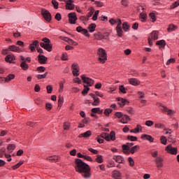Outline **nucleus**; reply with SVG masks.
Instances as JSON below:
<instances>
[{
	"mask_svg": "<svg viewBox=\"0 0 179 179\" xmlns=\"http://www.w3.org/2000/svg\"><path fill=\"white\" fill-rule=\"evenodd\" d=\"M74 169L76 171V173H78L79 174H81L82 177L85 179H88L92 177V168H90V166L83 160L76 158L74 162Z\"/></svg>",
	"mask_w": 179,
	"mask_h": 179,
	"instance_id": "1",
	"label": "nucleus"
},
{
	"mask_svg": "<svg viewBox=\"0 0 179 179\" xmlns=\"http://www.w3.org/2000/svg\"><path fill=\"white\" fill-rule=\"evenodd\" d=\"M99 136V138H103L105 139L107 142H110V141H115V131H111L110 134L106 132L101 133L100 135L97 136Z\"/></svg>",
	"mask_w": 179,
	"mask_h": 179,
	"instance_id": "2",
	"label": "nucleus"
},
{
	"mask_svg": "<svg viewBox=\"0 0 179 179\" xmlns=\"http://www.w3.org/2000/svg\"><path fill=\"white\" fill-rule=\"evenodd\" d=\"M97 55H99V61L101 64H106V61H107V52L106 50L103 48H99L97 52Z\"/></svg>",
	"mask_w": 179,
	"mask_h": 179,
	"instance_id": "3",
	"label": "nucleus"
},
{
	"mask_svg": "<svg viewBox=\"0 0 179 179\" xmlns=\"http://www.w3.org/2000/svg\"><path fill=\"white\" fill-rule=\"evenodd\" d=\"M41 13L45 22H48V23H51V20H52V16L48 10L43 8Z\"/></svg>",
	"mask_w": 179,
	"mask_h": 179,
	"instance_id": "4",
	"label": "nucleus"
},
{
	"mask_svg": "<svg viewBox=\"0 0 179 179\" xmlns=\"http://www.w3.org/2000/svg\"><path fill=\"white\" fill-rule=\"evenodd\" d=\"M80 78L82 79L83 83H86L87 86L92 87L94 85V80L89 77H86L85 75H82L80 76Z\"/></svg>",
	"mask_w": 179,
	"mask_h": 179,
	"instance_id": "5",
	"label": "nucleus"
},
{
	"mask_svg": "<svg viewBox=\"0 0 179 179\" xmlns=\"http://www.w3.org/2000/svg\"><path fill=\"white\" fill-rule=\"evenodd\" d=\"M69 22L70 24H76V20H78V16H76V13H70L68 14Z\"/></svg>",
	"mask_w": 179,
	"mask_h": 179,
	"instance_id": "6",
	"label": "nucleus"
},
{
	"mask_svg": "<svg viewBox=\"0 0 179 179\" xmlns=\"http://www.w3.org/2000/svg\"><path fill=\"white\" fill-rule=\"evenodd\" d=\"M165 150L168 153H170L171 155H177V152H178V148H173V145H171V144H170L166 147Z\"/></svg>",
	"mask_w": 179,
	"mask_h": 179,
	"instance_id": "7",
	"label": "nucleus"
},
{
	"mask_svg": "<svg viewBox=\"0 0 179 179\" xmlns=\"http://www.w3.org/2000/svg\"><path fill=\"white\" fill-rule=\"evenodd\" d=\"M76 31L78 33H82V34H84L86 37H90V34L89 33V31L86 29H83L81 26L76 27Z\"/></svg>",
	"mask_w": 179,
	"mask_h": 179,
	"instance_id": "8",
	"label": "nucleus"
},
{
	"mask_svg": "<svg viewBox=\"0 0 179 179\" xmlns=\"http://www.w3.org/2000/svg\"><path fill=\"white\" fill-rule=\"evenodd\" d=\"M20 59L22 61L20 63V68L22 69V71H27L29 69V64L26 63V58L23 56H20Z\"/></svg>",
	"mask_w": 179,
	"mask_h": 179,
	"instance_id": "9",
	"label": "nucleus"
},
{
	"mask_svg": "<svg viewBox=\"0 0 179 179\" xmlns=\"http://www.w3.org/2000/svg\"><path fill=\"white\" fill-rule=\"evenodd\" d=\"M117 100L119 101L117 102V104L120 106V107H121V108H122L125 104H129V101L127 100L126 99L117 97Z\"/></svg>",
	"mask_w": 179,
	"mask_h": 179,
	"instance_id": "10",
	"label": "nucleus"
},
{
	"mask_svg": "<svg viewBox=\"0 0 179 179\" xmlns=\"http://www.w3.org/2000/svg\"><path fill=\"white\" fill-rule=\"evenodd\" d=\"M16 59V57L13 54L7 55L5 57L6 62L8 64H13V61Z\"/></svg>",
	"mask_w": 179,
	"mask_h": 179,
	"instance_id": "11",
	"label": "nucleus"
},
{
	"mask_svg": "<svg viewBox=\"0 0 179 179\" xmlns=\"http://www.w3.org/2000/svg\"><path fill=\"white\" fill-rule=\"evenodd\" d=\"M40 46L38 41H34L30 45H29V49L31 50V52H34L36 51V47L38 48Z\"/></svg>",
	"mask_w": 179,
	"mask_h": 179,
	"instance_id": "12",
	"label": "nucleus"
},
{
	"mask_svg": "<svg viewBox=\"0 0 179 179\" xmlns=\"http://www.w3.org/2000/svg\"><path fill=\"white\" fill-rule=\"evenodd\" d=\"M8 50L13 52H22V49L19 46L11 45L8 46Z\"/></svg>",
	"mask_w": 179,
	"mask_h": 179,
	"instance_id": "13",
	"label": "nucleus"
},
{
	"mask_svg": "<svg viewBox=\"0 0 179 179\" xmlns=\"http://www.w3.org/2000/svg\"><path fill=\"white\" fill-rule=\"evenodd\" d=\"M48 61V57L44 56V55H38V62L39 64H45Z\"/></svg>",
	"mask_w": 179,
	"mask_h": 179,
	"instance_id": "14",
	"label": "nucleus"
},
{
	"mask_svg": "<svg viewBox=\"0 0 179 179\" xmlns=\"http://www.w3.org/2000/svg\"><path fill=\"white\" fill-rule=\"evenodd\" d=\"M113 160L116 162V163L122 164H124L125 163V160L124 159V157L121 155H115L113 157Z\"/></svg>",
	"mask_w": 179,
	"mask_h": 179,
	"instance_id": "15",
	"label": "nucleus"
},
{
	"mask_svg": "<svg viewBox=\"0 0 179 179\" xmlns=\"http://www.w3.org/2000/svg\"><path fill=\"white\" fill-rule=\"evenodd\" d=\"M141 138V139H145L146 141H150V143L155 141V138H152V136L149 134H142Z\"/></svg>",
	"mask_w": 179,
	"mask_h": 179,
	"instance_id": "16",
	"label": "nucleus"
},
{
	"mask_svg": "<svg viewBox=\"0 0 179 179\" xmlns=\"http://www.w3.org/2000/svg\"><path fill=\"white\" fill-rule=\"evenodd\" d=\"M112 178L114 179H121L122 178V174L120 171L115 170L112 172Z\"/></svg>",
	"mask_w": 179,
	"mask_h": 179,
	"instance_id": "17",
	"label": "nucleus"
},
{
	"mask_svg": "<svg viewBox=\"0 0 179 179\" xmlns=\"http://www.w3.org/2000/svg\"><path fill=\"white\" fill-rule=\"evenodd\" d=\"M110 36V34L108 32L105 33V36L102 35L99 32L98 34H94V37L96 40H103L106 36L108 37Z\"/></svg>",
	"mask_w": 179,
	"mask_h": 179,
	"instance_id": "18",
	"label": "nucleus"
},
{
	"mask_svg": "<svg viewBox=\"0 0 179 179\" xmlns=\"http://www.w3.org/2000/svg\"><path fill=\"white\" fill-rule=\"evenodd\" d=\"M129 83L133 86H139L141 85V81L136 78H129Z\"/></svg>",
	"mask_w": 179,
	"mask_h": 179,
	"instance_id": "19",
	"label": "nucleus"
},
{
	"mask_svg": "<svg viewBox=\"0 0 179 179\" xmlns=\"http://www.w3.org/2000/svg\"><path fill=\"white\" fill-rule=\"evenodd\" d=\"M155 163L157 169H162L163 167V158L157 157L155 159Z\"/></svg>",
	"mask_w": 179,
	"mask_h": 179,
	"instance_id": "20",
	"label": "nucleus"
},
{
	"mask_svg": "<svg viewBox=\"0 0 179 179\" xmlns=\"http://www.w3.org/2000/svg\"><path fill=\"white\" fill-rule=\"evenodd\" d=\"M157 106H158V107L160 108L161 111L164 113V114H166V113H167V110H169L167 106L163 105V103L159 102L157 103Z\"/></svg>",
	"mask_w": 179,
	"mask_h": 179,
	"instance_id": "21",
	"label": "nucleus"
},
{
	"mask_svg": "<svg viewBox=\"0 0 179 179\" xmlns=\"http://www.w3.org/2000/svg\"><path fill=\"white\" fill-rule=\"evenodd\" d=\"M130 132L132 134H139V132H142V126L141 124H137L136 128L134 129L130 130Z\"/></svg>",
	"mask_w": 179,
	"mask_h": 179,
	"instance_id": "22",
	"label": "nucleus"
},
{
	"mask_svg": "<svg viewBox=\"0 0 179 179\" xmlns=\"http://www.w3.org/2000/svg\"><path fill=\"white\" fill-rule=\"evenodd\" d=\"M59 159V157L57 155H54L47 158V160H48V162H51L52 163H57V162H58Z\"/></svg>",
	"mask_w": 179,
	"mask_h": 179,
	"instance_id": "23",
	"label": "nucleus"
},
{
	"mask_svg": "<svg viewBox=\"0 0 179 179\" xmlns=\"http://www.w3.org/2000/svg\"><path fill=\"white\" fill-rule=\"evenodd\" d=\"M89 136H92V131L88 130L85 133H83L78 136V138H89Z\"/></svg>",
	"mask_w": 179,
	"mask_h": 179,
	"instance_id": "24",
	"label": "nucleus"
},
{
	"mask_svg": "<svg viewBox=\"0 0 179 179\" xmlns=\"http://www.w3.org/2000/svg\"><path fill=\"white\" fill-rule=\"evenodd\" d=\"M178 29V27H177V25L171 24L169 25V27L167 28V31L169 33H170V31H174L175 30H177Z\"/></svg>",
	"mask_w": 179,
	"mask_h": 179,
	"instance_id": "25",
	"label": "nucleus"
},
{
	"mask_svg": "<svg viewBox=\"0 0 179 179\" xmlns=\"http://www.w3.org/2000/svg\"><path fill=\"white\" fill-rule=\"evenodd\" d=\"M151 38L152 40H158L159 39V31H152L151 33Z\"/></svg>",
	"mask_w": 179,
	"mask_h": 179,
	"instance_id": "26",
	"label": "nucleus"
},
{
	"mask_svg": "<svg viewBox=\"0 0 179 179\" xmlns=\"http://www.w3.org/2000/svg\"><path fill=\"white\" fill-rule=\"evenodd\" d=\"M166 41L163 39L156 42V45H159V48H164V47H166Z\"/></svg>",
	"mask_w": 179,
	"mask_h": 179,
	"instance_id": "27",
	"label": "nucleus"
},
{
	"mask_svg": "<svg viewBox=\"0 0 179 179\" xmlns=\"http://www.w3.org/2000/svg\"><path fill=\"white\" fill-rule=\"evenodd\" d=\"M141 149V147L139 145H134L130 148V153L131 155H134L135 152H138Z\"/></svg>",
	"mask_w": 179,
	"mask_h": 179,
	"instance_id": "28",
	"label": "nucleus"
},
{
	"mask_svg": "<svg viewBox=\"0 0 179 179\" xmlns=\"http://www.w3.org/2000/svg\"><path fill=\"white\" fill-rule=\"evenodd\" d=\"M96 27H97V25L95 23L90 24L88 27L90 33H93L96 30Z\"/></svg>",
	"mask_w": 179,
	"mask_h": 179,
	"instance_id": "29",
	"label": "nucleus"
},
{
	"mask_svg": "<svg viewBox=\"0 0 179 179\" xmlns=\"http://www.w3.org/2000/svg\"><path fill=\"white\" fill-rule=\"evenodd\" d=\"M89 90H90V87H89V86H87L86 85H84V89L81 92V94H83V96H86V94H87V93H89Z\"/></svg>",
	"mask_w": 179,
	"mask_h": 179,
	"instance_id": "30",
	"label": "nucleus"
},
{
	"mask_svg": "<svg viewBox=\"0 0 179 179\" xmlns=\"http://www.w3.org/2000/svg\"><path fill=\"white\" fill-rule=\"evenodd\" d=\"M44 50L48 51V52H51L52 51V44L51 43H45Z\"/></svg>",
	"mask_w": 179,
	"mask_h": 179,
	"instance_id": "31",
	"label": "nucleus"
},
{
	"mask_svg": "<svg viewBox=\"0 0 179 179\" xmlns=\"http://www.w3.org/2000/svg\"><path fill=\"white\" fill-rule=\"evenodd\" d=\"M16 149V145L15 144H8L7 147V150H8L9 153H12L13 150Z\"/></svg>",
	"mask_w": 179,
	"mask_h": 179,
	"instance_id": "32",
	"label": "nucleus"
},
{
	"mask_svg": "<svg viewBox=\"0 0 179 179\" xmlns=\"http://www.w3.org/2000/svg\"><path fill=\"white\" fill-rule=\"evenodd\" d=\"M130 28H131V26L128 24V22H124L122 23V29L124 31H128V30H129Z\"/></svg>",
	"mask_w": 179,
	"mask_h": 179,
	"instance_id": "33",
	"label": "nucleus"
},
{
	"mask_svg": "<svg viewBox=\"0 0 179 179\" xmlns=\"http://www.w3.org/2000/svg\"><path fill=\"white\" fill-rule=\"evenodd\" d=\"M15 78V74H9L5 78V82L8 83L10 82V80H13Z\"/></svg>",
	"mask_w": 179,
	"mask_h": 179,
	"instance_id": "34",
	"label": "nucleus"
},
{
	"mask_svg": "<svg viewBox=\"0 0 179 179\" xmlns=\"http://www.w3.org/2000/svg\"><path fill=\"white\" fill-rule=\"evenodd\" d=\"M116 31L118 37H122V27H116Z\"/></svg>",
	"mask_w": 179,
	"mask_h": 179,
	"instance_id": "35",
	"label": "nucleus"
},
{
	"mask_svg": "<svg viewBox=\"0 0 179 179\" xmlns=\"http://www.w3.org/2000/svg\"><path fill=\"white\" fill-rule=\"evenodd\" d=\"M48 75V71H46L44 73V74H38L36 76V78L38 79V80H40V79H45Z\"/></svg>",
	"mask_w": 179,
	"mask_h": 179,
	"instance_id": "36",
	"label": "nucleus"
},
{
	"mask_svg": "<svg viewBox=\"0 0 179 179\" xmlns=\"http://www.w3.org/2000/svg\"><path fill=\"white\" fill-rule=\"evenodd\" d=\"M65 8L66 10H73L75 9V4L66 3Z\"/></svg>",
	"mask_w": 179,
	"mask_h": 179,
	"instance_id": "37",
	"label": "nucleus"
},
{
	"mask_svg": "<svg viewBox=\"0 0 179 179\" xmlns=\"http://www.w3.org/2000/svg\"><path fill=\"white\" fill-rule=\"evenodd\" d=\"M79 20H80V22H82V23H83L84 24H86L85 22H89V18L88 17L85 16V15H81L79 17Z\"/></svg>",
	"mask_w": 179,
	"mask_h": 179,
	"instance_id": "38",
	"label": "nucleus"
},
{
	"mask_svg": "<svg viewBox=\"0 0 179 179\" xmlns=\"http://www.w3.org/2000/svg\"><path fill=\"white\" fill-rule=\"evenodd\" d=\"M95 162L99 164L103 163L104 162V160L103 159V155H97L96 158L95 159Z\"/></svg>",
	"mask_w": 179,
	"mask_h": 179,
	"instance_id": "39",
	"label": "nucleus"
},
{
	"mask_svg": "<svg viewBox=\"0 0 179 179\" xmlns=\"http://www.w3.org/2000/svg\"><path fill=\"white\" fill-rule=\"evenodd\" d=\"M63 128H64V131H69V129L71 128V123H69L68 122H64Z\"/></svg>",
	"mask_w": 179,
	"mask_h": 179,
	"instance_id": "40",
	"label": "nucleus"
},
{
	"mask_svg": "<svg viewBox=\"0 0 179 179\" xmlns=\"http://www.w3.org/2000/svg\"><path fill=\"white\" fill-rule=\"evenodd\" d=\"M111 113H113V109L111 108H106L104 110V115H106V117H110V115L111 114Z\"/></svg>",
	"mask_w": 179,
	"mask_h": 179,
	"instance_id": "41",
	"label": "nucleus"
},
{
	"mask_svg": "<svg viewBox=\"0 0 179 179\" xmlns=\"http://www.w3.org/2000/svg\"><path fill=\"white\" fill-rule=\"evenodd\" d=\"M122 149L123 150V153H124V155H127L128 153V152L125 151V150H129V146L127 145V144H124L122 145Z\"/></svg>",
	"mask_w": 179,
	"mask_h": 179,
	"instance_id": "42",
	"label": "nucleus"
},
{
	"mask_svg": "<svg viewBox=\"0 0 179 179\" xmlns=\"http://www.w3.org/2000/svg\"><path fill=\"white\" fill-rule=\"evenodd\" d=\"M23 163V161H20L19 163L12 166L13 170H17V169H19V167H20V166H22Z\"/></svg>",
	"mask_w": 179,
	"mask_h": 179,
	"instance_id": "43",
	"label": "nucleus"
},
{
	"mask_svg": "<svg viewBox=\"0 0 179 179\" xmlns=\"http://www.w3.org/2000/svg\"><path fill=\"white\" fill-rule=\"evenodd\" d=\"M127 139L131 141V142H136L138 141V137L134 136H127Z\"/></svg>",
	"mask_w": 179,
	"mask_h": 179,
	"instance_id": "44",
	"label": "nucleus"
},
{
	"mask_svg": "<svg viewBox=\"0 0 179 179\" xmlns=\"http://www.w3.org/2000/svg\"><path fill=\"white\" fill-rule=\"evenodd\" d=\"M64 104V97L62 96L61 98V96H59V99H58V107H59L61 108V107H62V105Z\"/></svg>",
	"mask_w": 179,
	"mask_h": 179,
	"instance_id": "45",
	"label": "nucleus"
},
{
	"mask_svg": "<svg viewBox=\"0 0 179 179\" xmlns=\"http://www.w3.org/2000/svg\"><path fill=\"white\" fill-rule=\"evenodd\" d=\"M149 17H150V19H152V22H156V20H157V18L155 13H150L149 15Z\"/></svg>",
	"mask_w": 179,
	"mask_h": 179,
	"instance_id": "46",
	"label": "nucleus"
},
{
	"mask_svg": "<svg viewBox=\"0 0 179 179\" xmlns=\"http://www.w3.org/2000/svg\"><path fill=\"white\" fill-rule=\"evenodd\" d=\"M119 90H120V92H121V93H123V94H125V93H127V90H128V89H127L125 87H124V85H120Z\"/></svg>",
	"mask_w": 179,
	"mask_h": 179,
	"instance_id": "47",
	"label": "nucleus"
},
{
	"mask_svg": "<svg viewBox=\"0 0 179 179\" xmlns=\"http://www.w3.org/2000/svg\"><path fill=\"white\" fill-rule=\"evenodd\" d=\"M160 141H161V143H162V145H167V138H166V136H162L160 137Z\"/></svg>",
	"mask_w": 179,
	"mask_h": 179,
	"instance_id": "48",
	"label": "nucleus"
},
{
	"mask_svg": "<svg viewBox=\"0 0 179 179\" xmlns=\"http://www.w3.org/2000/svg\"><path fill=\"white\" fill-rule=\"evenodd\" d=\"M45 109L47 111H51V110H52V104H51V103H46Z\"/></svg>",
	"mask_w": 179,
	"mask_h": 179,
	"instance_id": "49",
	"label": "nucleus"
},
{
	"mask_svg": "<svg viewBox=\"0 0 179 179\" xmlns=\"http://www.w3.org/2000/svg\"><path fill=\"white\" fill-rule=\"evenodd\" d=\"M62 61H68V53L64 52L61 57Z\"/></svg>",
	"mask_w": 179,
	"mask_h": 179,
	"instance_id": "50",
	"label": "nucleus"
},
{
	"mask_svg": "<svg viewBox=\"0 0 179 179\" xmlns=\"http://www.w3.org/2000/svg\"><path fill=\"white\" fill-rule=\"evenodd\" d=\"M128 161H129V166L131 167H134V166H135V162L134 161V159L131 157H129L128 158Z\"/></svg>",
	"mask_w": 179,
	"mask_h": 179,
	"instance_id": "51",
	"label": "nucleus"
},
{
	"mask_svg": "<svg viewBox=\"0 0 179 179\" xmlns=\"http://www.w3.org/2000/svg\"><path fill=\"white\" fill-rule=\"evenodd\" d=\"M121 3L125 8H128V6L129 5V1L128 0H122Z\"/></svg>",
	"mask_w": 179,
	"mask_h": 179,
	"instance_id": "52",
	"label": "nucleus"
},
{
	"mask_svg": "<svg viewBox=\"0 0 179 179\" xmlns=\"http://www.w3.org/2000/svg\"><path fill=\"white\" fill-rule=\"evenodd\" d=\"M55 19L57 20V22H60V20L62 19V15H61V13H57L55 16Z\"/></svg>",
	"mask_w": 179,
	"mask_h": 179,
	"instance_id": "53",
	"label": "nucleus"
},
{
	"mask_svg": "<svg viewBox=\"0 0 179 179\" xmlns=\"http://www.w3.org/2000/svg\"><path fill=\"white\" fill-rule=\"evenodd\" d=\"M46 90H47V93H48V94H50V93H52V85H49L46 86Z\"/></svg>",
	"mask_w": 179,
	"mask_h": 179,
	"instance_id": "54",
	"label": "nucleus"
},
{
	"mask_svg": "<svg viewBox=\"0 0 179 179\" xmlns=\"http://www.w3.org/2000/svg\"><path fill=\"white\" fill-rule=\"evenodd\" d=\"M94 3L96 5L98 8H103V6H104V3L101 1H95Z\"/></svg>",
	"mask_w": 179,
	"mask_h": 179,
	"instance_id": "55",
	"label": "nucleus"
},
{
	"mask_svg": "<svg viewBox=\"0 0 179 179\" xmlns=\"http://www.w3.org/2000/svg\"><path fill=\"white\" fill-rule=\"evenodd\" d=\"M26 124L28 127H31V128H34V127H37V123H35L33 122H27Z\"/></svg>",
	"mask_w": 179,
	"mask_h": 179,
	"instance_id": "56",
	"label": "nucleus"
},
{
	"mask_svg": "<svg viewBox=\"0 0 179 179\" xmlns=\"http://www.w3.org/2000/svg\"><path fill=\"white\" fill-rule=\"evenodd\" d=\"M100 104V99L96 98L92 103V106H99Z\"/></svg>",
	"mask_w": 179,
	"mask_h": 179,
	"instance_id": "57",
	"label": "nucleus"
},
{
	"mask_svg": "<svg viewBox=\"0 0 179 179\" xmlns=\"http://www.w3.org/2000/svg\"><path fill=\"white\" fill-rule=\"evenodd\" d=\"M35 102L36 104H38V106H43V99H41V98H38L37 99H36Z\"/></svg>",
	"mask_w": 179,
	"mask_h": 179,
	"instance_id": "58",
	"label": "nucleus"
},
{
	"mask_svg": "<svg viewBox=\"0 0 179 179\" xmlns=\"http://www.w3.org/2000/svg\"><path fill=\"white\" fill-rule=\"evenodd\" d=\"M72 73L73 76H79V69H73Z\"/></svg>",
	"mask_w": 179,
	"mask_h": 179,
	"instance_id": "59",
	"label": "nucleus"
},
{
	"mask_svg": "<svg viewBox=\"0 0 179 179\" xmlns=\"http://www.w3.org/2000/svg\"><path fill=\"white\" fill-rule=\"evenodd\" d=\"M52 4L54 6V9H58V1H57L56 0H52Z\"/></svg>",
	"mask_w": 179,
	"mask_h": 179,
	"instance_id": "60",
	"label": "nucleus"
},
{
	"mask_svg": "<svg viewBox=\"0 0 179 179\" xmlns=\"http://www.w3.org/2000/svg\"><path fill=\"white\" fill-rule=\"evenodd\" d=\"M82 123L84 124H90V117H85L82 120Z\"/></svg>",
	"mask_w": 179,
	"mask_h": 179,
	"instance_id": "61",
	"label": "nucleus"
},
{
	"mask_svg": "<svg viewBox=\"0 0 179 179\" xmlns=\"http://www.w3.org/2000/svg\"><path fill=\"white\" fill-rule=\"evenodd\" d=\"M177 6H179V0L175 1L171 6V8L172 9H174V8H177Z\"/></svg>",
	"mask_w": 179,
	"mask_h": 179,
	"instance_id": "62",
	"label": "nucleus"
},
{
	"mask_svg": "<svg viewBox=\"0 0 179 179\" xmlns=\"http://www.w3.org/2000/svg\"><path fill=\"white\" fill-rule=\"evenodd\" d=\"M176 62V59L171 58L166 62V65H170V64H174Z\"/></svg>",
	"mask_w": 179,
	"mask_h": 179,
	"instance_id": "63",
	"label": "nucleus"
},
{
	"mask_svg": "<svg viewBox=\"0 0 179 179\" xmlns=\"http://www.w3.org/2000/svg\"><path fill=\"white\" fill-rule=\"evenodd\" d=\"M155 127L156 128H165L166 126L164 125V124L157 123V124H155Z\"/></svg>",
	"mask_w": 179,
	"mask_h": 179,
	"instance_id": "64",
	"label": "nucleus"
}]
</instances>
